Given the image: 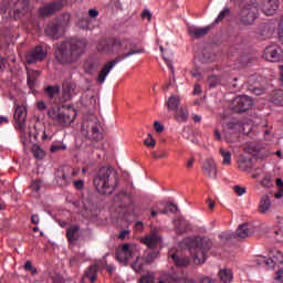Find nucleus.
<instances>
[{
    "label": "nucleus",
    "instance_id": "f257e3e1",
    "mask_svg": "<svg viewBox=\"0 0 283 283\" xmlns=\"http://www.w3.org/2000/svg\"><path fill=\"white\" fill-rule=\"evenodd\" d=\"M84 51L85 42L72 39L57 44L55 59L59 63H74L78 61Z\"/></svg>",
    "mask_w": 283,
    "mask_h": 283
},
{
    "label": "nucleus",
    "instance_id": "f03ea898",
    "mask_svg": "<svg viewBox=\"0 0 283 283\" xmlns=\"http://www.w3.org/2000/svg\"><path fill=\"white\" fill-rule=\"evenodd\" d=\"M94 187L102 196H112L118 187L116 170L109 166L102 167L94 177Z\"/></svg>",
    "mask_w": 283,
    "mask_h": 283
},
{
    "label": "nucleus",
    "instance_id": "7ed1b4c3",
    "mask_svg": "<svg viewBox=\"0 0 283 283\" xmlns=\"http://www.w3.org/2000/svg\"><path fill=\"white\" fill-rule=\"evenodd\" d=\"M13 118L17 122V129L20 134L22 145H24V147H28L30 143H32V128L25 125V118H28L25 106H15Z\"/></svg>",
    "mask_w": 283,
    "mask_h": 283
},
{
    "label": "nucleus",
    "instance_id": "20e7f679",
    "mask_svg": "<svg viewBox=\"0 0 283 283\" xmlns=\"http://www.w3.org/2000/svg\"><path fill=\"white\" fill-rule=\"evenodd\" d=\"M48 116L61 127H67L74 123L76 118V109L72 106L64 107L61 109L59 106L49 108Z\"/></svg>",
    "mask_w": 283,
    "mask_h": 283
},
{
    "label": "nucleus",
    "instance_id": "39448f33",
    "mask_svg": "<svg viewBox=\"0 0 283 283\" xmlns=\"http://www.w3.org/2000/svg\"><path fill=\"white\" fill-rule=\"evenodd\" d=\"M212 244L213 242L209 238H196L190 241L189 249L195 264H205L207 251L211 249Z\"/></svg>",
    "mask_w": 283,
    "mask_h": 283
},
{
    "label": "nucleus",
    "instance_id": "423d86ee",
    "mask_svg": "<svg viewBox=\"0 0 283 283\" xmlns=\"http://www.w3.org/2000/svg\"><path fill=\"white\" fill-rule=\"evenodd\" d=\"M260 8L268 17H273L277 11V8H280V0H264L262 6H260L258 0H250L249 10L252 21H258V17H260Z\"/></svg>",
    "mask_w": 283,
    "mask_h": 283
},
{
    "label": "nucleus",
    "instance_id": "0eeeda50",
    "mask_svg": "<svg viewBox=\"0 0 283 283\" xmlns=\"http://www.w3.org/2000/svg\"><path fill=\"white\" fill-rule=\"evenodd\" d=\"M82 136L87 138V140H101L103 138V133H101V123L98 118L91 116L84 118L82 122Z\"/></svg>",
    "mask_w": 283,
    "mask_h": 283
},
{
    "label": "nucleus",
    "instance_id": "6e6552de",
    "mask_svg": "<svg viewBox=\"0 0 283 283\" xmlns=\"http://www.w3.org/2000/svg\"><path fill=\"white\" fill-rule=\"evenodd\" d=\"M272 256L273 259H266V256H258L253 262L256 264V266H273L274 264H283L282 251L273 250ZM274 280L283 283V266L276 272Z\"/></svg>",
    "mask_w": 283,
    "mask_h": 283
},
{
    "label": "nucleus",
    "instance_id": "1a4fd4ad",
    "mask_svg": "<svg viewBox=\"0 0 283 283\" xmlns=\"http://www.w3.org/2000/svg\"><path fill=\"white\" fill-rule=\"evenodd\" d=\"M134 54H143V50L129 51V52L125 53L122 57L117 56L115 60L107 62L103 66L102 71L99 72V74L97 76V83L103 85V83H105L107 76L109 75V72H112V70H114V67H116V65H118V63H120V61H125V59H129V56H134Z\"/></svg>",
    "mask_w": 283,
    "mask_h": 283
},
{
    "label": "nucleus",
    "instance_id": "9d476101",
    "mask_svg": "<svg viewBox=\"0 0 283 283\" xmlns=\"http://www.w3.org/2000/svg\"><path fill=\"white\" fill-rule=\"evenodd\" d=\"M263 59L269 63H280L283 61V51L280 44H270L263 51Z\"/></svg>",
    "mask_w": 283,
    "mask_h": 283
},
{
    "label": "nucleus",
    "instance_id": "9b49d317",
    "mask_svg": "<svg viewBox=\"0 0 283 283\" xmlns=\"http://www.w3.org/2000/svg\"><path fill=\"white\" fill-rule=\"evenodd\" d=\"M250 88L249 92L255 94V96H262L266 92V80L262 75H250Z\"/></svg>",
    "mask_w": 283,
    "mask_h": 283
},
{
    "label": "nucleus",
    "instance_id": "f8f14e48",
    "mask_svg": "<svg viewBox=\"0 0 283 283\" xmlns=\"http://www.w3.org/2000/svg\"><path fill=\"white\" fill-rule=\"evenodd\" d=\"M78 94V88H76V84L71 80H66L62 84V103H67V101H72L74 96Z\"/></svg>",
    "mask_w": 283,
    "mask_h": 283
},
{
    "label": "nucleus",
    "instance_id": "ddd939ff",
    "mask_svg": "<svg viewBox=\"0 0 283 283\" xmlns=\"http://www.w3.org/2000/svg\"><path fill=\"white\" fill-rule=\"evenodd\" d=\"M48 56V50L43 49V46H35L33 50L27 53L25 62L29 65L32 63H39L41 61H45Z\"/></svg>",
    "mask_w": 283,
    "mask_h": 283
},
{
    "label": "nucleus",
    "instance_id": "4468645a",
    "mask_svg": "<svg viewBox=\"0 0 283 283\" xmlns=\"http://www.w3.org/2000/svg\"><path fill=\"white\" fill-rule=\"evenodd\" d=\"M238 24L241 27L249 25V0H239Z\"/></svg>",
    "mask_w": 283,
    "mask_h": 283
},
{
    "label": "nucleus",
    "instance_id": "2eb2a0df",
    "mask_svg": "<svg viewBox=\"0 0 283 283\" xmlns=\"http://www.w3.org/2000/svg\"><path fill=\"white\" fill-rule=\"evenodd\" d=\"M202 172L212 180H216L218 178V164H216V160L213 158H208L203 161L202 165Z\"/></svg>",
    "mask_w": 283,
    "mask_h": 283
},
{
    "label": "nucleus",
    "instance_id": "dca6fc26",
    "mask_svg": "<svg viewBox=\"0 0 283 283\" xmlns=\"http://www.w3.org/2000/svg\"><path fill=\"white\" fill-rule=\"evenodd\" d=\"M63 18L64 21L61 22V24H50L49 27H46L45 34H48V36H51V39H59V36H61V30L63 25H66L67 21H70V13H65Z\"/></svg>",
    "mask_w": 283,
    "mask_h": 283
},
{
    "label": "nucleus",
    "instance_id": "f3484780",
    "mask_svg": "<svg viewBox=\"0 0 283 283\" xmlns=\"http://www.w3.org/2000/svg\"><path fill=\"white\" fill-rule=\"evenodd\" d=\"M115 207H124V209H129V207L134 206V200L132 199V195L127 192H119L114 198Z\"/></svg>",
    "mask_w": 283,
    "mask_h": 283
},
{
    "label": "nucleus",
    "instance_id": "a211bd4d",
    "mask_svg": "<svg viewBox=\"0 0 283 283\" xmlns=\"http://www.w3.org/2000/svg\"><path fill=\"white\" fill-rule=\"evenodd\" d=\"M144 244L148 249L157 250L158 244H160V235L158 234V231L156 229L151 230L148 235H146L144 239H142Z\"/></svg>",
    "mask_w": 283,
    "mask_h": 283
},
{
    "label": "nucleus",
    "instance_id": "6ab92c4d",
    "mask_svg": "<svg viewBox=\"0 0 283 283\" xmlns=\"http://www.w3.org/2000/svg\"><path fill=\"white\" fill-rule=\"evenodd\" d=\"M249 109V96L240 95L234 98V112L242 113Z\"/></svg>",
    "mask_w": 283,
    "mask_h": 283
},
{
    "label": "nucleus",
    "instance_id": "aec40b11",
    "mask_svg": "<svg viewBox=\"0 0 283 283\" xmlns=\"http://www.w3.org/2000/svg\"><path fill=\"white\" fill-rule=\"evenodd\" d=\"M188 34L191 36V39H202V36L209 34V27H189L188 28Z\"/></svg>",
    "mask_w": 283,
    "mask_h": 283
},
{
    "label": "nucleus",
    "instance_id": "412c9836",
    "mask_svg": "<svg viewBox=\"0 0 283 283\" xmlns=\"http://www.w3.org/2000/svg\"><path fill=\"white\" fill-rule=\"evenodd\" d=\"M113 49L117 52H125L132 50V41L128 39H115L113 42Z\"/></svg>",
    "mask_w": 283,
    "mask_h": 283
},
{
    "label": "nucleus",
    "instance_id": "4be33fe9",
    "mask_svg": "<svg viewBox=\"0 0 283 283\" xmlns=\"http://www.w3.org/2000/svg\"><path fill=\"white\" fill-rule=\"evenodd\" d=\"M56 182L61 187H65V185H70L72 182L70 172L66 171V168L57 171Z\"/></svg>",
    "mask_w": 283,
    "mask_h": 283
},
{
    "label": "nucleus",
    "instance_id": "5701e85b",
    "mask_svg": "<svg viewBox=\"0 0 283 283\" xmlns=\"http://www.w3.org/2000/svg\"><path fill=\"white\" fill-rule=\"evenodd\" d=\"M60 8L61 3L59 2L50 3L40 8V14L41 17H50V14H54V12H56V10H59Z\"/></svg>",
    "mask_w": 283,
    "mask_h": 283
},
{
    "label": "nucleus",
    "instance_id": "b1692460",
    "mask_svg": "<svg viewBox=\"0 0 283 283\" xmlns=\"http://www.w3.org/2000/svg\"><path fill=\"white\" fill-rule=\"evenodd\" d=\"M81 237V228L78 226H71L66 230V238L69 242H76Z\"/></svg>",
    "mask_w": 283,
    "mask_h": 283
},
{
    "label": "nucleus",
    "instance_id": "393cba45",
    "mask_svg": "<svg viewBox=\"0 0 283 283\" xmlns=\"http://www.w3.org/2000/svg\"><path fill=\"white\" fill-rule=\"evenodd\" d=\"M258 34L262 36V39H269V36L273 35V28L269 23H262L258 30Z\"/></svg>",
    "mask_w": 283,
    "mask_h": 283
},
{
    "label": "nucleus",
    "instance_id": "a878e982",
    "mask_svg": "<svg viewBox=\"0 0 283 283\" xmlns=\"http://www.w3.org/2000/svg\"><path fill=\"white\" fill-rule=\"evenodd\" d=\"M179 105H180V96L172 95L166 102L168 112H176V109H178Z\"/></svg>",
    "mask_w": 283,
    "mask_h": 283
},
{
    "label": "nucleus",
    "instance_id": "bb28decb",
    "mask_svg": "<svg viewBox=\"0 0 283 283\" xmlns=\"http://www.w3.org/2000/svg\"><path fill=\"white\" fill-rule=\"evenodd\" d=\"M174 224L177 227V233L179 234L187 233V230L189 229V223L184 218L175 220Z\"/></svg>",
    "mask_w": 283,
    "mask_h": 283
},
{
    "label": "nucleus",
    "instance_id": "cd10ccee",
    "mask_svg": "<svg viewBox=\"0 0 283 283\" xmlns=\"http://www.w3.org/2000/svg\"><path fill=\"white\" fill-rule=\"evenodd\" d=\"M271 103L277 105L279 107L283 106V91L282 90H274L271 95Z\"/></svg>",
    "mask_w": 283,
    "mask_h": 283
},
{
    "label": "nucleus",
    "instance_id": "c85d7f7f",
    "mask_svg": "<svg viewBox=\"0 0 283 283\" xmlns=\"http://www.w3.org/2000/svg\"><path fill=\"white\" fill-rule=\"evenodd\" d=\"M27 74H28V80H27L28 86L32 90V87H34V85L36 84V78H39V75L41 74V72L28 70Z\"/></svg>",
    "mask_w": 283,
    "mask_h": 283
},
{
    "label": "nucleus",
    "instance_id": "c756f323",
    "mask_svg": "<svg viewBox=\"0 0 283 283\" xmlns=\"http://www.w3.org/2000/svg\"><path fill=\"white\" fill-rule=\"evenodd\" d=\"M237 239L244 240V238H249V223H242L238 227Z\"/></svg>",
    "mask_w": 283,
    "mask_h": 283
},
{
    "label": "nucleus",
    "instance_id": "7c9ffc66",
    "mask_svg": "<svg viewBox=\"0 0 283 283\" xmlns=\"http://www.w3.org/2000/svg\"><path fill=\"white\" fill-rule=\"evenodd\" d=\"M61 92V86L54 85V86H46L44 88V94L52 101V98H55V96H59V93Z\"/></svg>",
    "mask_w": 283,
    "mask_h": 283
},
{
    "label": "nucleus",
    "instance_id": "2f4dec72",
    "mask_svg": "<svg viewBox=\"0 0 283 283\" xmlns=\"http://www.w3.org/2000/svg\"><path fill=\"white\" fill-rule=\"evenodd\" d=\"M219 277L221 282L229 283L233 281V272L229 269H222L219 271Z\"/></svg>",
    "mask_w": 283,
    "mask_h": 283
},
{
    "label": "nucleus",
    "instance_id": "473e14b6",
    "mask_svg": "<svg viewBox=\"0 0 283 283\" xmlns=\"http://www.w3.org/2000/svg\"><path fill=\"white\" fill-rule=\"evenodd\" d=\"M171 260L180 269H185L189 264V258H180L178 254H171Z\"/></svg>",
    "mask_w": 283,
    "mask_h": 283
},
{
    "label": "nucleus",
    "instance_id": "72a5a7b5",
    "mask_svg": "<svg viewBox=\"0 0 283 283\" xmlns=\"http://www.w3.org/2000/svg\"><path fill=\"white\" fill-rule=\"evenodd\" d=\"M134 252H123L118 251L117 252V260L120 262V264H127L132 258H134Z\"/></svg>",
    "mask_w": 283,
    "mask_h": 283
},
{
    "label": "nucleus",
    "instance_id": "f704fd0d",
    "mask_svg": "<svg viewBox=\"0 0 283 283\" xmlns=\"http://www.w3.org/2000/svg\"><path fill=\"white\" fill-rule=\"evenodd\" d=\"M219 154L222 157V161L221 165L223 166H229L231 165V151L224 149V148H220L219 149Z\"/></svg>",
    "mask_w": 283,
    "mask_h": 283
},
{
    "label": "nucleus",
    "instance_id": "c9c22d12",
    "mask_svg": "<svg viewBox=\"0 0 283 283\" xmlns=\"http://www.w3.org/2000/svg\"><path fill=\"white\" fill-rule=\"evenodd\" d=\"M270 209H271V198H269V196L264 195L261 198L260 211H261V213H266V211Z\"/></svg>",
    "mask_w": 283,
    "mask_h": 283
},
{
    "label": "nucleus",
    "instance_id": "e433bc0d",
    "mask_svg": "<svg viewBox=\"0 0 283 283\" xmlns=\"http://www.w3.org/2000/svg\"><path fill=\"white\" fill-rule=\"evenodd\" d=\"M145 268V259L140 256H136V261L132 264V269L135 273H143V269Z\"/></svg>",
    "mask_w": 283,
    "mask_h": 283
},
{
    "label": "nucleus",
    "instance_id": "4c0bfd02",
    "mask_svg": "<svg viewBox=\"0 0 283 283\" xmlns=\"http://www.w3.org/2000/svg\"><path fill=\"white\" fill-rule=\"evenodd\" d=\"M238 165L241 171H249V157L244 154L239 155Z\"/></svg>",
    "mask_w": 283,
    "mask_h": 283
},
{
    "label": "nucleus",
    "instance_id": "58836bf2",
    "mask_svg": "<svg viewBox=\"0 0 283 283\" xmlns=\"http://www.w3.org/2000/svg\"><path fill=\"white\" fill-rule=\"evenodd\" d=\"M220 240H222V242H231V240H238V235L235 232H231V231H226L222 232L219 235Z\"/></svg>",
    "mask_w": 283,
    "mask_h": 283
},
{
    "label": "nucleus",
    "instance_id": "ea45409f",
    "mask_svg": "<svg viewBox=\"0 0 283 283\" xmlns=\"http://www.w3.org/2000/svg\"><path fill=\"white\" fill-rule=\"evenodd\" d=\"M28 10V1L27 0H18L14 3L13 11L14 12H25Z\"/></svg>",
    "mask_w": 283,
    "mask_h": 283
},
{
    "label": "nucleus",
    "instance_id": "a19ab883",
    "mask_svg": "<svg viewBox=\"0 0 283 283\" xmlns=\"http://www.w3.org/2000/svg\"><path fill=\"white\" fill-rule=\"evenodd\" d=\"M266 155H264V150H253L250 151V163H253V160H264Z\"/></svg>",
    "mask_w": 283,
    "mask_h": 283
},
{
    "label": "nucleus",
    "instance_id": "79ce46f5",
    "mask_svg": "<svg viewBox=\"0 0 283 283\" xmlns=\"http://www.w3.org/2000/svg\"><path fill=\"white\" fill-rule=\"evenodd\" d=\"M32 154H33L34 158H38L39 160H41L45 157V151H43V148L40 147L39 145H33Z\"/></svg>",
    "mask_w": 283,
    "mask_h": 283
},
{
    "label": "nucleus",
    "instance_id": "37998d69",
    "mask_svg": "<svg viewBox=\"0 0 283 283\" xmlns=\"http://www.w3.org/2000/svg\"><path fill=\"white\" fill-rule=\"evenodd\" d=\"M156 258H158V250L148 249L146 251L145 262L150 263V262L155 261Z\"/></svg>",
    "mask_w": 283,
    "mask_h": 283
},
{
    "label": "nucleus",
    "instance_id": "c03bdc74",
    "mask_svg": "<svg viewBox=\"0 0 283 283\" xmlns=\"http://www.w3.org/2000/svg\"><path fill=\"white\" fill-rule=\"evenodd\" d=\"M187 118H189V111H187V107L179 108L177 113V120H179V123H182L187 120Z\"/></svg>",
    "mask_w": 283,
    "mask_h": 283
},
{
    "label": "nucleus",
    "instance_id": "a18cd8bd",
    "mask_svg": "<svg viewBox=\"0 0 283 283\" xmlns=\"http://www.w3.org/2000/svg\"><path fill=\"white\" fill-rule=\"evenodd\" d=\"M276 187H277V191L274 193V198L276 200H280L283 198V180L277 178L276 179Z\"/></svg>",
    "mask_w": 283,
    "mask_h": 283
},
{
    "label": "nucleus",
    "instance_id": "49530a36",
    "mask_svg": "<svg viewBox=\"0 0 283 283\" xmlns=\"http://www.w3.org/2000/svg\"><path fill=\"white\" fill-rule=\"evenodd\" d=\"M228 14H231V10L229 8H223L222 11L218 14V17L214 19V23H221V21L224 19V17H228Z\"/></svg>",
    "mask_w": 283,
    "mask_h": 283
},
{
    "label": "nucleus",
    "instance_id": "de8ad7c7",
    "mask_svg": "<svg viewBox=\"0 0 283 283\" xmlns=\"http://www.w3.org/2000/svg\"><path fill=\"white\" fill-rule=\"evenodd\" d=\"M153 158H155V160H163L165 158H169V151L167 150H160L159 153L153 151Z\"/></svg>",
    "mask_w": 283,
    "mask_h": 283
},
{
    "label": "nucleus",
    "instance_id": "09e8293b",
    "mask_svg": "<svg viewBox=\"0 0 283 283\" xmlns=\"http://www.w3.org/2000/svg\"><path fill=\"white\" fill-rule=\"evenodd\" d=\"M77 27L82 30H88L90 29V18L87 15H84L82 20L77 23Z\"/></svg>",
    "mask_w": 283,
    "mask_h": 283
},
{
    "label": "nucleus",
    "instance_id": "8fccbe9b",
    "mask_svg": "<svg viewBox=\"0 0 283 283\" xmlns=\"http://www.w3.org/2000/svg\"><path fill=\"white\" fill-rule=\"evenodd\" d=\"M86 275L91 282H96V266H91Z\"/></svg>",
    "mask_w": 283,
    "mask_h": 283
},
{
    "label": "nucleus",
    "instance_id": "3c124183",
    "mask_svg": "<svg viewBox=\"0 0 283 283\" xmlns=\"http://www.w3.org/2000/svg\"><path fill=\"white\" fill-rule=\"evenodd\" d=\"M41 185H43L41 179H36V180L32 181L30 187H31L32 191H35V193H39V191H41Z\"/></svg>",
    "mask_w": 283,
    "mask_h": 283
},
{
    "label": "nucleus",
    "instance_id": "603ef678",
    "mask_svg": "<svg viewBox=\"0 0 283 283\" xmlns=\"http://www.w3.org/2000/svg\"><path fill=\"white\" fill-rule=\"evenodd\" d=\"M208 81L210 83V87H218V85H220V77H217L216 75H210Z\"/></svg>",
    "mask_w": 283,
    "mask_h": 283
},
{
    "label": "nucleus",
    "instance_id": "864d4df0",
    "mask_svg": "<svg viewBox=\"0 0 283 283\" xmlns=\"http://www.w3.org/2000/svg\"><path fill=\"white\" fill-rule=\"evenodd\" d=\"M82 105H96V97L94 95H91L88 97V102L87 99L85 98V95L82 97Z\"/></svg>",
    "mask_w": 283,
    "mask_h": 283
},
{
    "label": "nucleus",
    "instance_id": "5fc2aeb1",
    "mask_svg": "<svg viewBox=\"0 0 283 283\" xmlns=\"http://www.w3.org/2000/svg\"><path fill=\"white\" fill-rule=\"evenodd\" d=\"M24 271H30L32 275H36L38 273L36 268L32 266V261H27L24 263Z\"/></svg>",
    "mask_w": 283,
    "mask_h": 283
},
{
    "label": "nucleus",
    "instance_id": "6e6d98bb",
    "mask_svg": "<svg viewBox=\"0 0 283 283\" xmlns=\"http://www.w3.org/2000/svg\"><path fill=\"white\" fill-rule=\"evenodd\" d=\"M144 144L146 147H156V139H154V136L148 135V137L144 140Z\"/></svg>",
    "mask_w": 283,
    "mask_h": 283
},
{
    "label": "nucleus",
    "instance_id": "4d7b16f0",
    "mask_svg": "<svg viewBox=\"0 0 283 283\" xmlns=\"http://www.w3.org/2000/svg\"><path fill=\"white\" fill-rule=\"evenodd\" d=\"M65 149H67V147L63 144H54L51 146L52 154H54V151H63Z\"/></svg>",
    "mask_w": 283,
    "mask_h": 283
},
{
    "label": "nucleus",
    "instance_id": "13d9d810",
    "mask_svg": "<svg viewBox=\"0 0 283 283\" xmlns=\"http://www.w3.org/2000/svg\"><path fill=\"white\" fill-rule=\"evenodd\" d=\"M261 185H262L263 187H266V188L269 189V188L273 187V180L271 179V177L265 176V177L263 178V180L261 181Z\"/></svg>",
    "mask_w": 283,
    "mask_h": 283
},
{
    "label": "nucleus",
    "instance_id": "bf43d9fd",
    "mask_svg": "<svg viewBox=\"0 0 283 283\" xmlns=\"http://www.w3.org/2000/svg\"><path fill=\"white\" fill-rule=\"evenodd\" d=\"M140 283H154V275L147 274L140 279Z\"/></svg>",
    "mask_w": 283,
    "mask_h": 283
},
{
    "label": "nucleus",
    "instance_id": "052dcab7",
    "mask_svg": "<svg viewBox=\"0 0 283 283\" xmlns=\"http://www.w3.org/2000/svg\"><path fill=\"white\" fill-rule=\"evenodd\" d=\"M234 192L237 193V196H244V193H247V188L234 186Z\"/></svg>",
    "mask_w": 283,
    "mask_h": 283
},
{
    "label": "nucleus",
    "instance_id": "680f3d73",
    "mask_svg": "<svg viewBox=\"0 0 283 283\" xmlns=\"http://www.w3.org/2000/svg\"><path fill=\"white\" fill-rule=\"evenodd\" d=\"M167 209L170 213H178V206L176 203H168Z\"/></svg>",
    "mask_w": 283,
    "mask_h": 283
},
{
    "label": "nucleus",
    "instance_id": "e2e57ef3",
    "mask_svg": "<svg viewBox=\"0 0 283 283\" xmlns=\"http://www.w3.org/2000/svg\"><path fill=\"white\" fill-rule=\"evenodd\" d=\"M154 127H155V130H156L158 134L165 132V126H163V124H160V122H155V123H154Z\"/></svg>",
    "mask_w": 283,
    "mask_h": 283
},
{
    "label": "nucleus",
    "instance_id": "0e129e2a",
    "mask_svg": "<svg viewBox=\"0 0 283 283\" xmlns=\"http://www.w3.org/2000/svg\"><path fill=\"white\" fill-rule=\"evenodd\" d=\"M274 238L276 242H282L283 243V230H277L274 232Z\"/></svg>",
    "mask_w": 283,
    "mask_h": 283
},
{
    "label": "nucleus",
    "instance_id": "69168bd1",
    "mask_svg": "<svg viewBox=\"0 0 283 283\" xmlns=\"http://www.w3.org/2000/svg\"><path fill=\"white\" fill-rule=\"evenodd\" d=\"M36 107L40 112H44V109H48V104H45V102L43 101H39L36 103Z\"/></svg>",
    "mask_w": 283,
    "mask_h": 283
},
{
    "label": "nucleus",
    "instance_id": "338daca9",
    "mask_svg": "<svg viewBox=\"0 0 283 283\" xmlns=\"http://www.w3.org/2000/svg\"><path fill=\"white\" fill-rule=\"evenodd\" d=\"M143 19H148V21H151V11L149 9H145L142 13Z\"/></svg>",
    "mask_w": 283,
    "mask_h": 283
},
{
    "label": "nucleus",
    "instance_id": "774afa93",
    "mask_svg": "<svg viewBox=\"0 0 283 283\" xmlns=\"http://www.w3.org/2000/svg\"><path fill=\"white\" fill-rule=\"evenodd\" d=\"M199 283H216V281H213L211 277L209 276H203L201 277Z\"/></svg>",
    "mask_w": 283,
    "mask_h": 283
}]
</instances>
